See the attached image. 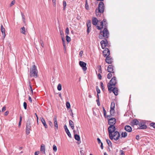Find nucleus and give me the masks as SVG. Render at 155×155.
Returning <instances> with one entry per match:
<instances>
[{
	"instance_id": "nucleus-13",
	"label": "nucleus",
	"mask_w": 155,
	"mask_h": 155,
	"mask_svg": "<svg viewBox=\"0 0 155 155\" xmlns=\"http://www.w3.org/2000/svg\"><path fill=\"white\" fill-rule=\"evenodd\" d=\"M53 120L54 121V126L55 130H56L58 129V126L57 121V117L56 116H54Z\"/></svg>"
},
{
	"instance_id": "nucleus-9",
	"label": "nucleus",
	"mask_w": 155,
	"mask_h": 155,
	"mask_svg": "<svg viewBox=\"0 0 155 155\" xmlns=\"http://www.w3.org/2000/svg\"><path fill=\"white\" fill-rule=\"evenodd\" d=\"M79 64L81 67L82 68L83 70L85 71L87 70L86 67L87 64L82 61H80Z\"/></svg>"
},
{
	"instance_id": "nucleus-54",
	"label": "nucleus",
	"mask_w": 155,
	"mask_h": 155,
	"mask_svg": "<svg viewBox=\"0 0 155 155\" xmlns=\"http://www.w3.org/2000/svg\"><path fill=\"white\" fill-rule=\"evenodd\" d=\"M49 124L50 126H51V127H53V124L51 121H49Z\"/></svg>"
},
{
	"instance_id": "nucleus-39",
	"label": "nucleus",
	"mask_w": 155,
	"mask_h": 155,
	"mask_svg": "<svg viewBox=\"0 0 155 155\" xmlns=\"http://www.w3.org/2000/svg\"><path fill=\"white\" fill-rule=\"evenodd\" d=\"M69 29L68 28H67L65 30V34L67 35L69 34Z\"/></svg>"
},
{
	"instance_id": "nucleus-22",
	"label": "nucleus",
	"mask_w": 155,
	"mask_h": 155,
	"mask_svg": "<svg viewBox=\"0 0 155 155\" xmlns=\"http://www.w3.org/2000/svg\"><path fill=\"white\" fill-rule=\"evenodd\" d=\"M113 91V93L115 95H118V89L117 88L114 87L111 91H110V92Z\"/></svg>"
},
{
	"instance_id": "nucleus-55",
	"label": "nucleus",
	"mask_w": 155,
	"mask_h": 155,
	"mask_svg": "<svg viewBox=\"0 0 155 155\" xmlns=\"http://www.w3.org/2000/svg\"><path fill=\"white\" fill-rule=\"evenodd\" d=\"M98 78L99 79L101 80V79L102 76L99 73L98 74Z\"/></svg>"
},
{
	"instance_id": "nucleus-15",
	"label": "nucleus",
	"mask_w": 155,
	"mask_h": 155,
	"mask_svg": "<svg viewBox=\"0 0 155 155\" xmlns=\"http://www.w3.org/2000/svg\"><path fill=\"white\" fill-rule=\"evenodd\" d=\"M106 62L108 64H110L112 62V60L111 57L107 56L106 58L105 59Z\"/></svg>"
},
{
	"instance_id": "nucleus-42",
	"label": "nucleus",
	"mask_w": 155,
	"mask_h": 155,
	"mask_svg": "<svg viewBox=\"0 0 155 155\" xmlns=\"http://www.w3.org/2000/svg\"><path fill=\"white\" fill-rule=\"evenodd\" d=\"M63 42V46L64 47V52H66V47H65V41H64V42Z\"/></svg>"
},
{
	"instance_id": "nucleus-40",
	"label": "nucleus",
	"mask_w": 155,
	"mask_h": 155,
	"mask_svg": "<svg viewBox=\"0 0 155 155\" xmlns=\"http://www.w3.org/2000/svg\"><path fill=\"white\" fill-rule=\"evenodd\" d=\"M112 74L110 73H108L107 75V78L109 79H110V78L112 77Z\"/></svg>"
},
{
	"instance_id": "nucleus-21",
	"label": "nucleus",
	"mask_w": 155,
	"mask_h": 155,
	"mask_svg": "<svg viewBox=\"0 0 155 155\" xmlns=\"http://www.w3.org/2000/svg\"><path fill=\"white\" fill-rule=\"evenodd\" d=\"M20 32L21 33L24 35H26L27 33V29H25V28L24 27H23L21 28L20 30Z\"/></svg>"
},
{
	"instance_id": "nucleus-50",
	"label": "nucleus",
	"mask_w": 155,
	"mask_h": 155,
	"mask_svg": "<svg viewBox=\"0 0 155 155\" xmlns=\"http://www.w3.org/2000/svg\"><path fill=\"white\" fill-rule=\"evenodd\" d=\"M120 155H124V152L122 150H120Z\"/></svg>"
},
{
	"instance_id": "nucleus-1",
	"label": "nucleus",
	"mask_w": 155,
	"mask_h": 155,
	"mask_svg": "<svg viewBox=\"0 0 155 155\" xmlns=\"http://www.w3.org/2000/svg\"><path fill=\"white\" fill-rule=\"evenodd\" d=\"M29 74L31 77H34L35 78L37 77L38 71L35 65H33L30 68Z\"/></svg>"
},
{
	"instance_id": "nucleus-30",
	"label": "nucleus",
	"mask_w": 155,
	"mask_h": 155,
	"mask_svg": "<svg viewBox=\"0 0 155 155\" xmlns=\"http://www.w3.org/2000/svg\"><path fill=\"white\" fill-rule=\"evenodd\" d=\"M115 106L114 103V102H112L111 104L110 109H114Z\"/></svg>"
},
{
	"instance_id": "nucleus-29",
	"label": "nucleus",
	"mask_w": 155,
	"mask_h": 155,
	"mask_svg": "<svg viewBox=\"0 0 155 155\" xmlns=\"http://www.w3.org/2000/svg\"><path fill=\"white\" fill-rule=\"evenodd\" d=\"M106 141L108 144V145L110 146H112V144L111 142L108 139H106Z\"/></svg>"
},
{
	"instance_id": "nucleus-24",
	"label": "nucleus",
	"mask_w": 155,
	"mask_h": 155,
	"mask_svg": "<svg viewBox=\"0 0 155 155\" xmlns=\"http://www.w3.org/2000/svg\"><path fill=\"white\" fill-rule=\"evenodd\" d=\"M98 22V20L96 18H94L92 19V24L94 25H96Z\"/></svg>"
},
{
	"instance_id": "nucleus-3",
	"label": "nucleus",
	"mask_w": 155,
	"mask_h": 155,
	"mask_svg": "<svg viewBox=\"0 0 155 155\" xmlns=\"http://www.w3.org/2000/svg\"><path fill=\"white\" fill-rule=\"evenodd\" d=\"M104 3L101 2L98 5V7L96 10V13L97 15H99V13H102L104 12Z\"/></svg>"
},
{
	"instance_id": "nucleus-32",
	"label": "nucleus",
	"mask_w": 155,
	"mask_h": 155,
	"mask_svg": "<svg viewBox=\"0 0 155 155\" xmlns=\"http://www.w3.org/2000/svg\"><path fill=\"white\" fill-rule=\"evenodd\" d=\"M58 90L60 91L61 90V85L60 84H59L57 87Z\"/></svg>"
},
{
	"instance_id": "nucleus-58",
	"label": "nucleus",
	"mask_w": 155,
	"mask_h": 155,
	"mask_svg": "<svg viewBox=\"0 0 155 155\" xmlns=\"http://www.w3.org/2000/svg\"><path fill=\"white\" fill-rule=\"evenodd\" d=\"M39 153V151H36L35 153V155H38V154Z\"/></svg>"
},
{
	"instance_id": "nucleus-23",
	"label": "nucleus",
	"mask_w": 155,
	"mask_h": 155,
	"mask_svg": "<svg viewBox=\"0 0 155 155\" xmlns=\"http://www.w3.org/2000/svg\"><path fill=\"white\" fill-rule=\"evenodd\" d=\"M41 121L45 127L46 128H47L48 127V126L44 118H41Z\"/></svg>"
},
{
	"instance_id": "nucleus-61",
	"label": "nucleus",
	"mask_w": 155,
	"mask_h": 155,
	"mask_svg": "<svg viewBox=\"0 0 155 155\" xmlns=\"http://www.w3.org/2000/svg\"><path fill=\"white\" fill-rule=\"evenodd\" d=\"M97 140L98 142L99 143H101V140H100V139L99 138H97Z\"/></svg>"
},
{
	"instance_id": "nucleus-63",
	"label": "nucleus",
	"mask_w": 155,
	"mask_h": 155,
	"mask_svg": "<svg viewBox=\"0 0 155 155\" xmlns=\"http://www.w3.org/2000/svg\"><path fill=\"white\" fill-rule=\"evenodd\" d=\"M28 100L31 102H32V99H31V97H29V98H28Z\"/></svg>"
},
{
	"instance_id": "nucleus-16",
	"label": "nucleus",
	"mask_w": 155,
	"mask_h": 155,
	"mask_svg": "<svg viewBox=\"0 0 155 155\" xmlns=\"http://www.w3.org/2000/svg\"><path fill=\"white\" fill-rule=\"evenodd\" d=\"M87 32L88 34L90 32V30L91 29V21L90 20L88 21L87 23Z\"/></svg>"
},
{
	"instance_id": "nucleus-20",
	"label": "nucleus",
	"mask_w": 155,
	"mask_h": 155,
	"mask_svg": "<svg viewBox=\"0 0 155 155\" xmlns=\"http://www.w3.org/2000/svg\"><path fill=\"white\" fill-rule=\"evenodd\" d=\"M1 31L2 33L3 36L4 38L5 36V29L2 25L1 26Z\"/></svg>"
},
{
	"instance_id": "nucleus-53",
	"label": "nucleus",
	"mask_w": 155,
	"mask_h": 155,
	"mask_svg": "<svg viewBox=\"0 0 155 155\" xmlns=\"http://www.w3.org/2000/svg\"><path fill=\"white\" fill-rule=\"evenodd\" d=\"M6 110V107L5 106L3 107L2 110V112H3Z\"/></svg>"
},
{
	"instance_id": "nucleus-49",
	"label": "nucleus",
	"mask_w": 155,
	"mask_h": 155,
	"mask_svg": "<svg viewBox=\"0 0 155 155\" xmlns=\"http://www.w3.org/2000/svg\"><path fill=\"white\" fill-rule=\"evenodd\" d=\"M103 112H104V116H105L106 114V110L105 109L104 107H103Z\"/></svg>"
},
{
	"instance_id": "nucleus-59",
	"label": "nucleus",
	"mask_w": 155,
	"mask_h": 155,
	"mask_svg": "<svg viewBox=\"0 0 155 155\" xmlns=\"http://www.w3.org/2000/svg\"><path fill=\"white\" fill-rule=\"evenodd\" d=\"M9 114V111H6L5 114H4V115H5V116H7V115H8V114Z\"/></svg>"
},
{
	"instance_id": "nucleus-41",
	"label": "nucleus",
	"mask_w": 155,
	"mask_h": 155,
	"mask_svg": "<svg viewBox=\"0 0 155 155\" xmlns=\"http://www.w3.org/2000/svg\"><path fill=\"white\" fill-rule=\"evenodd\" d=\"M96 91L97 92V94H99L100 93V89L99 88L98 86H97L96 87Z\"/></svg>"
},
{
	"instance_id": "nucleus-45",
	"label": "nucleus",
	"mask_w": 155,
	"mask_h": 155,
	"mask_svg": "<svg viewBox=\"0 0 155 155\" xmlns=\"http://www.w3.org/2000/svg\"><path fill=\"white\" fill-rule=\"evenodd\" d=\"M15 3V1L14 0L12 1L10 5V7L12 6Z\"/></svg>"
},
{
	"instance_id": "nucleus-10",
	"label": "nucleus",
	"mask_w": 155,
	"mask_h": 155,
	"mask_svg": "<svg viewBox=\"0 0 155 155\" xmlns=\"http://www.w3.org/2000/svg\"><path fill=\"white\" fill-rule=\"evenodd\" d=\"M103 54L104 57L108 56L110 54V51L107 48L105 49L104 51H103Z\"/></svg>"
},
{
	"instance_id": "nucleus-34",
	"label": "nucleus",
	"mask_w": 155,
	"mask_h": 155,
	"mask_svg": "<svg viewBox=\"0 0 155 155\" xmlns=\"http://www.w3.org/2000/svg\"><path fill=\"white\" fill-rule=\"evenodd\" d=\"M114 109H110V113L112 115L114 114Z\"/></svg>"
},
{
	"instance_id": "nucleus-14",
	"label": "nucleus",
	"mask_w": 155,
	"mask_h": 155,
	"mask_svg": "<svg viewBox=\"0 0 155 155\" xmlns=\"http://www.w3.org/2000/svg\"><path fill=\"white\" fill-rule=\"evenodd\" d=\"M139 129H144L147 128V126L143 122H140L139 123Z\"/></svg>"
},
{
	"instance_id": "nucleus-27",
	"label": "nucleus",
	"mask_w": 155,
	"mask_h": 155,
	"mask_svg": "<svg viewBox=\"0 0 155 155\" xmlns=\"http://www.w3.org/2000/svg\"><path fill=\"white\" fill-rule=\"evenodd\" d=\"M127 135V133L126 132H122L121 134V137H126Z\"/></svg>"
},
{
	"instance_id": "nucleus-46",
	"label": "nucleus",
	"mask_w": 155,
	"mask_h": 155,
	"mask_svg": "<svg viewBox=\"0 0 155 155\" xmlns=\"http://www.w3.org/2000/svg\"><path fill=\"white\" fill-rule=\"evenodd\" d=\"M63 4L64 8V9L65 8L66 6V3L65 1H64L63 2Z\"/></svg>"
},
{
	"instance_id": "nucleus-48",
	"label": "nucleus",
	"mask_w": 155,
	"mask_h": 155,
	"mask_svg": "<svg viewBox=\"0 0 155 155\" xmlns=\"http://www.w3.org/2000/svg\"><path fill=\"white\" fill-rule=\"evenodd\" d=\"M61 37L62 42H64V41H65L64 38V35H61Z\"/></svg>"
},
{
	"instance_id": "nucleus-26",
	"label": "nucleus",
	"mask_w": 155,
	"mask_h": 155,
	"mask_svg": "<svg viewBox=\"0 0 155 155\" xmlns=\"http://www.w3.org/2000/svg\"><path fill=\"white\" fill-rule=\"evenodd\" d=\"M139 121L136 119L133 120L131 122V124L133 125H137L139 124Z\"/></svg>"
},
{
	"instance_id": "nucleus-17",
	"label": "nucleus",
	"mask_w": 155,
	"mask_h": 155,
	"mask_svg": "<svg viewBox=\"0 0 155 155\" xmlns=\"http://www.w3.org/2000/svg\"><path fill=\"white\" fill-rule=\"evenodd\" d=\"M107 71L108 72L110 73H114V71L113 69L112 65H110L108 66L107 68Z\"/></svg>"
},
{
	"instance_id": "nucleus-43",
	"label": "nucleus",
	"mask_w": 155,
	"mask_h": 155,
	"mask_svg": "<svg viewBox=\"0 0 155 155\" xmlns=\"http://www.w3.org/2000/svg\"><path fill=\"white\" fill-rule=\"evenodd\" d=\"M53 150L54 152H56L57 150V147L55 145L53 146Z\"/></svg>"
},
{
	"instance_id": "nucleus-57",
	"label": "nucleus",
	"mask_w": 155,
	"mask_h": 155,
	"mask_svg": "<svg viewBox=\"0 0 155 155\" xmlns=\"http://www.w3.org/2000/svg\"><path fill=\"white\" fill-rule=\"evenodd\" d=\"M136 138L137 140H139L140 138V137L139 135H137Z\"/></svg>"
},
{
	"instance_id": "nucleus-33",
	"label": "nucleus",
	"mask_w": 155,
	"mask_h": 155,
	"mask_svg": "<svg viewBox=\"0 0 155 155\" xmlns=\"http://www.w3.org/2000/svg\"><path fill=\"white\" fill-rule=\"evenodd\" d=\"M66 106L68 109L70 108V104L69 102H67L66 103Z\"/></svg>"
},
{
	"instance_id": "nucleus-56",
	"label": "nucleus",
	"mask_w": 155,
	"mask_h": 155,
	"mask_svg": "<svg viewBox=\"0 0 155 155\" xmlns=\"http://www.w3.org/2000/svg\"><path fill=\"white\" fill-rule=\"evenodd\" d=\"M101 88L103 90L104 89V86H103V83L102 82L101 83Z\"/></svg>"
},
{
	"instance_id": "nucleus-64",
	"label": "nucleus",
	"mask_w": 155,
	"mask_h": 155,
	"mask_svg": "<svg viewBox=\"0 0 155 155\" xmlns=\"http://www.w3.org/2000/svg\"><path fill=\"white\" fill-rule=\"evenodd\" d=\"M101 148L102 149H103V144L102 143H101Z\"/></svg>"
},
{
	"instance_id": "nucleus-25",
	"label": "nucleus",
	"mask_w": 155,
	"mask_h": 155,
	"mask_svg": "<svg viewBox=\"0 0 155 155\" xmlns=\"http://www.w3.org/2000/svg\"><path fill=\"white\" fill-rule=\"evenodd\" d=\"M69 124L72 130H74V122L71 120H69Z\"/></svg>"
},
{
	"instance_id": "nucleus-44",
	"label": "nucleus",
	"mask_w": 155,
	"mask_h": 155,
	"mask_svg": "<svg viewBox=\"0 0 155 155\" xmlns=\"http://www.w3.org/2000/svg\"><path fill=\"white\" fill-rule=\"evenodd\" d=\"M23 106L24 107V108L25 109H27V104L26 102H24L23 103Z\"/></svg>"
},
{
	"instance_id": "nucleus-7",
	"label": "nucleus",
	"mask_w": 155,
	"mask_h": 155,
	"mask_svg": "<svg viewBox=\"0 0 155 155\" xmlns=\"http://www.w3.org/2000/svg\"><path fill=\"white\" fill-rule=\"evenodd\" d=\"M31 124L30 120H28L27 121L26 126V133L27 135L29 134L31 130Z\"/></svg>"
},
{
	"instance_id": "nucleus-11",
	"label": "nucleus",
	"mask_w": 155,
	"mask_h": 155,
	"mask_svg": "<svg viewBox=\"0 0 155 155\" xmlns=\"http://www.w3.org/2000/svg\"><path fill=\"white\" fill-rule=\"evenodd\" d=\"M116 122V119L115 118H111L109 119L108 120V124L110 125H114Z\"/></svg>"
},
{
	"instance_id": "nucleus-2",
	"label": "nucleus",
	"mask_w": 155,
	"mask_h": 155,
	"mask_svg": "<svg viewBox=\"0 0 155 155\" xmlns=\"http://www.w3.org/2000/svg\"><path fill=\"white\" fill-rule=\"evenodd\" d=\"M117 83L116 78L115 77H113L110 80L107 85V87L108 90L109 91H111L113 87L112 86H115Z\"/></svg>"
},
{
	"instance_id": "nucleus-18",
	"label": "nucleus",
	"mask_w": 155,
	"mask_h": 155,
	"mask_svg": "<svg viewBox=\"0 0 155 155\" xmlns=\"http://www.w3.org/2000/svg\"><path fill=\"white\" fill-rule=\"evenodd\" d=\"M124 129L126 131L129 132H131L132 130L131 127L129 125L126 126L125 127Z\"/></svg>"
},
{
	"instance_id": "nucleus-8",
	"label": "nucleus",
	"mask_w": 155,
	"mask_h": 155,
	"mask_svg": "<svg viewBox=\"0 0 155 155\" xmlns=\"http://www.w3.org/2000/svg\"><path fill=\"white\" fill-rule=\"evenodd\" d=\"M116 127L114 125H110L108 128L109 134H112L116 131Z\"/></svg>"
},
{
	"instance_id": "nucleus-5",
	"label": "nucleus",
	"mask_w": 155,
	"mask_h": 155,
	"mask_svg": "<svg viewBox=\"0 0 155 155\" xmlns=\"http://www.w3.org/2000/svg\"><path fill=\"white\" fill-rule=\"evenodd\" d=\"M109 136L111 140H112L114 139L115 141L118 140L120 137L119 133L117 131H116L111 134H109Z\"/></svg>"
},
{
	"instance_id": "nucleus-51",
	"label": "nucleus",
	"mask_w": 155,
	"mask_h": 155,
	"mask_svg": "<svg viewBox=\"0 0 155 155\" xmlns=\"http://www.w3.org/2000/svg\"><path fill=\"white\" fill-rule=\"evenodd\" d=\"M96 101L97 103V104L98 106H100V104L99 102V99H97L96 100Z\"/></svg>"
},
{
	"instance_id": "nucleus-31",
	"label": "nucleus",
	"mask_w": 155,
	"mask_h": 155,
	"mask_svg": "<svg viewBox=\"0 0 155 155\" xmlns=\"http://www.w3.org/2000/svg\"><path fill=\"white\" fill-rule=\"evenodd\" d=\"M97 68H98V72L100 74L102 73V70L101 69V66L100 65L97 66Z\"/></svg>"
},
{
	"instance_id": "nucleus-38",
	"label": "nucleus",
	"mask_w": 155,
	"mask_h": 155,
	"mask_svg": "<svg viewBox=\"0 0 155 155\" xmlns=\"http://www.w3.org/2000/svg\"><path fill=\"white\" fill-rule=\"evenodd\" d=\"M66 133L68 135V136H69V137L70 138H71V133H70L69 130H68V131H66Z\"/></svg>"
},
{
	"instance_id": "nucleus-28",
	"label": "nucleus",
	"mask_w": 155,
	"mask_h": 155,
	"mask_svg": "<svg viewBox=\"0 0 155 155\" xmlns=\"http://www.w3.org/2000/svg\"><path fill=\"white\" fill-rule=\"evenodd\" d=\"M74 137L75 139L79 141L80 140V137L79 135L78 134H75Z\"/></svg>"
},
{
	"instance_id": "nucleus-35",
	"label": "nucleus",
	"mask_w": 155,
	"mask_h": 155,
	"mask_svg": "<svg viewBox=\"0 0 155 155\" xmlns=\"http://www.w3.org/2000/svg\"><path fill=\"white\" fill-rule=\"evenodd\" d=\"M73 130L74 135L75 134H77L79 133V130L78 129H77L76 130H75L74 129Z\"/></svg>"
},
{
	"instance_id": "nucleus-19",
	"label": "nucleus",
	"mask_w": 155,
	"mask_h": 155,
	"mask_svg": "<svg viewBox=\"0 0 155 155\" xmlns=\"http://www.w3.org/2000/svg\"><path fill=\"white\" fill-rule=\"evenodd\" d=\"M40 151L42 152L44 154L45 153V146L44 144L41 145V146Z\"/></svg>"
},
{
	"instance_id": "nucleus-6",
	"label": "nucleus",
	"mask_w": 155,
	"mask_h": 155,
	"mask_svg": "<svg viewBox=\"0 0 155 155\" xmlns=\"http://www.w3.org/2000/svg\"><path fill=\"white\" fill-rule=\"evenodd\" d=\"M101 24L100 26L97 25L96 26L98 30H101L104 28H106V24L107 23L105 19H104L101 22Z\"/></svg>"
},
{
	"instance_id": "nucleus-60",
	"label": "nucleus",
	"mask_w": 155,
	"mask_h": 155,
	"mask_svg": "<svg viewBox=\"0 0 155 155\" xmlns=\"http://www.w3.org/2000/svg\"><path fill=\"white\" fill-rule=\"evenodd\" d=\"M83 53V51H80V53H79V55H80V56H82Z\"/></svg>"
},
{
	"instance_id": "nucleus-36",
	"label": "nucleus",
	"mask_w": 155,
	"mask_h": 155,
	"mask_svg": "<svg viewBox=\"0 0 155 155\" xmlns=\"http://www.w3.org/2000/svg\"><path fill=\"white\" fill-rule=\"evenodd\" d=\"M66 40L67 42H69V41H71V39L67 35H66Z\"/></svg>"
},
{
	"instance_id": "nucleus-4",
	"label": "nucleus",
	"mask_w": 155,
	"mask_h": 155,
	"mask_svg": "<svg viewBox=\"0 0 155 155\" xmlns=\"http://www.w3.org/2000/svg\"><path fill=\"white\" fill-rule=\"evenodd\" d=\"M109 35V32L106 28H104L102 31H101L99 35V38L102 39L108 38Z\"/></svg>"
},
{
	"instance_id": "nucleus-62",
	"label": "nucleus",
	"mask_w": 155,
	"mask_h": 155,
	"mask_svg": "<svg viewBox=\"0 0 155 155\" xmlns=\"http://www.w3.org/2000/svg\"><path fill=\"white\" fill-rule=\"evenodd\" d=\"M56 0H52L53 3L54 5H56Z\"/></svg>"
},
{
	"instance_id": "nucleus-37",
	"label": "nucleus",
	"mask_w": 155,
	"mask_h": 155,
	"mask_svg": "<svg viewBox=\"0 0 155 155\" xmlns=\"http://www.w3.org/2000/svg\"><path fill=\"white\" fill-rule=\"evenodd\" d=\"M85 8L87 10L89 9V6L87 4V0H86Z\"/></svg>"
},
{
	"instance_id": "nucleus-47",
	"label": "nucleus",
	"mask_w": 155,
	"mask_h": 155,
	"mask_svg": "<svg viewBox=\"0 0 155 155\" xmlns=\"http://www.w3.org/2000/svg\"><path fill=\"white\" fill-rule=\"evenodd\" d=\"M40 43L41 45V46H42V48H43L44 47V44L43 43V41L41 40Z\"/></svg>"
},
{
	"instance_id": "nucleus-12",
	"label": "nucleus",
	"mask_w": 155,
	"mask_h": 155,
	"mask_svg": "<svg viewBox=\"0 0 155 155\" xmlns=\"http://www.w3.org/2000/svg\"><path fill=\"white\" fill-rule=\"evenodd\" d=\"M101 46L102 48L103 49L107 45V40L105 39L104 40L101 41Z\"/></svg>"
},
{
	"instance_id": "nucleus-52",
	"label": "nucleus",
	"mask_w": 155,
	"mask_h": 155,
	"mask_svg": "<svg viewBox=\"0 0 155 155\" xmlns=\"http://www.w3.org/2000/svg\"><path fill=\"white\" fill-rule=\"evenodd\" d=\"M150 125L151 126L153 127V128H155V123H151L150 124Z\"/></svg>"
}]
</instances>
